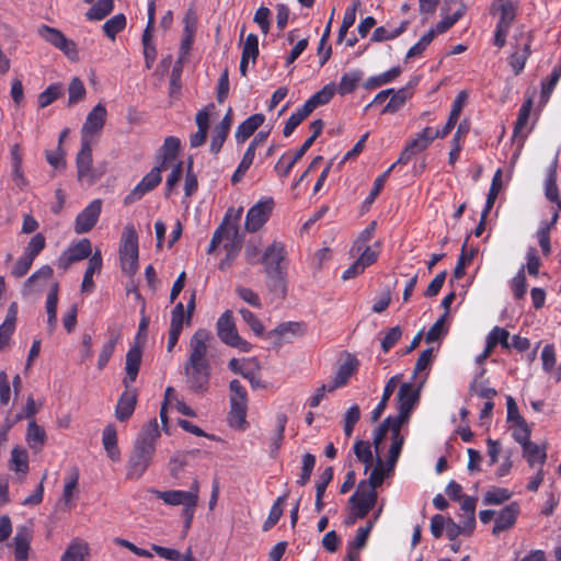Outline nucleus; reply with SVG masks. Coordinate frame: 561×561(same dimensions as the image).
<instances>
[{
	"label": "nucleus",
	"mask_w": 561,
	"mask_h": 561,
	"mask_svg": "<svg viewBox=\"0 0 561 561\" xmlns=\"http://www.w3.org/2000/svg\"><path fill=\"white\" fill-rule=\"evenodd\" d=\"M560 78H561V65H558L552 69L550 78L547 81H543L541 83V95H540L541 103L548 102V100H549L553 89L556 88L557 83L559 82Z\"/></svg>",
	"instance_id": "53"
},
{
	"label": "nucleus",
	"mask_w": 561,
	"mask_h": 561,
	"mask_svg": "<svg viewBox=\"0 0 561 561\" xmlns=\"http://www.w3.org/2000/svg\"><path fill=\"white\" fill-rule=\"evenodd\" d=\"M119 262L123 273L133 276L138 270V236L133 225L124 228L121 247Z\"/></svg>",
	"instance_id": "3"
},
{
	"label": "nucleus",
	"mask_w": 561,
	"mask_h": 561,
	"mask_svg": "<svg viewBox=\"0 0 561 561\" xmlns=\"http://www.w3.org/2000/svg\"><path fill=\"white\" fill-rule=\"evenodd\" d=\"M285 499H286V495H282L279 497H277L276 502L274 503V505L272 506V508L270 511V514H268L266 520L263 524V530L267 531L273 526H275L277 524V522L279 520V518L283 515L282 506L285 502Z\"/></svg>",
	"instance_id": "59"
},
{
	"label": "nucleus",
	"mask_w": 561,
	"mask_h": 561,
	"mask_svg": "<svg viewBox=\"0 0 561 561\" xmlns=\"http://www.w3.org/2000/svg\"><path fill=\"white\" fill-rule=\"evenodd\" d=\"M102 211V201L93 199L83 210H81L75 221V231L78 234L87 233L96 225Z\"/></svg>",
	"instance_id": "17"
},
{
	"label": "nucleus",
	"mask_w": 561,
	"mask_h": 561,
	"mask_svg": "<svg viewBox=\"0 0 561 561\" xmlns=\"http://www.w3.org/2000/svg\"><path fill=\"white\" fill-rule=\"evenodd\" d=\"M18 304L12 302L7 311L5 319L0 325V347L8 343L14 332L18 318Z\"/></svg>",
	"instance_id": "37"
},
{
	"label": "nucleus",
	"mask_w": 561,
	"mask_h": 561,
	"mask_svg": "<svg viewBox=\"0 0 561 561\" xmlns=\"http://www.w3.org/2000/svg\"><path fill=\"white\" fill-rule=\"evenodd\" d=\"M163 170H167V168H161V164L158 163V165L153 168L149 173H147L142 180L130 191V193L126 195L124 203L126 205L135 203L142 198L145 194L157 187L161 183V172Z\"/></svg>",
	"instance_id": "14"
},
{
	"label": "nucleus",
	"mask_w": 561,
	"mask_h": 561,
	"mask_svg": "<svg viewBox=\"0 0 561 561\" xmlns=\"http://www.w3.org/2000/svg\"><path fill=\"white\" fill-rule=\"evenodd\" d=\"M79 480V472L77 469H73L67 477L62 491V502L66 507L70 508L71 503L75 497V493L77 491Z\"/></svg>",
	"instance_id": "47"
},
{
	"label": "nucleus",
	"mask_w": 561,
	"mask_h": 561,
	"mask_svg": "<svg viewBox=\"0 0 561 561\" xmlns=\"http://www.w3.org/2000/svg\"><path fill=\"white\" fill-rule=\"evenodd\" d=\"M263 114H254L242 122L236 131L237 142H244L264 123Z\"/></svg>",
	"instance_id": "36"
},
{
	"label": "nucleus",
	"mask_w": 561,
	"mask_h": 561,
	"mask_svg": "<svg viewBox=\"0 0 561 561\" xmlns=\"http://www.w3.org/2000/svg\"><path fill=\"white\" fill-rule=\"evenodd\" d=\"M501 188H502V170L497 169L492 179L491 187L488 193L485 207L483 209V218L488 217L490 210L492 209V207L495 203V199H496Z\"/></svg>",
	"instance_id": "48"
},
{
	"label": "nucleus",
	"mask_w": 561,
	"mask_h": 561,
	"mask_svg": "<svg viewBox=\"0 0 561 561\" xmlns=\"http://www.w3.org/2000/svg\"><path fill=\"white\" fill-rule=\"evenodd\" d=\"M10 469L23 476L28 472V454L24 448L15 447L12 449Z\"/></svg>",
	"instance_id": "43"
},
{
	"label": "nucleus",
	"mask_w": 561,
	"mask_h": 561,
	"mask_svg": "<svg viewBox=\"0 0 561 561\" xmlns=\"http://www.w3.org/2000/svg\"><path fill=\"white\" fill-rule=\"evenodd\" d=\"M518 514L519 505L516 502H512L503 510H501L495 517V523L492 530L493 535H500L502 531L513 527L516 523Z\"/></svg>",
	"instance_id": "20"
},
{
	"label": "nucleus",
	"mask_w": 561,
	"mask_h": 561,
	"mask_svg": "<svg viewBox=\"0 0 561 561\" xmlns=\"http://www.w3.org/2000/svg\"><path fill=\"white\" fill-rule=\"evenodd\" d=\"M68 93H69V98H68L69 105L77 104L78 102H80L81 100L84 99L87 91H85V87L80 78H78V77L72 78V80L69 83Z\"/></svg>",
	"instance_id": "56"
},
{
	"label": "nucleus",
	"mask_w": 561,
	"mask_h": 561,
	"mask_svg": "<svg viewBox=\"0 0 561 561\" xmlns=\"http://www.w3.org/2000/svg\"><path fill=\"white\" fill-rule=\"evenodd\" d=\"M377 492L371 486L366 485V481H362L356 492L350 497L352 513L355 517L364 518L375 506L377 502Z\"/></svg>",
	"instance_id": "8"
},
{
	"label": "nucleus",
	"mask_w": 561,
	"mask_h": 561,
	"mask_svg": "<svg viewBox=\"0 0 561 561\" xmlns=\"http://www.w3.org/2000/svg\"><path fill=\"white\" fill-rule=\"evenodd\" d=\"M232 123L231 110L227 112L221 122L215 127L214 134L210 141V151L214 153L219 152L226 138L229 134L230 126Z\"/></svg>",
	"instance_id": "31"
},
{
	"label": "nucleus",
	"mask_w": 561,
	"mask_h": 561,
	"mask_svg": "<svg viewBox=\"0 0 561 561\" xmlns=\"http://www.w3.org/2000/svg\"><path fill=\"white\" fill-rule=\"evenodd\" d=\"M89 551L90 549L87 542L75 539L62 553L60 561H87Z\"/></svg>",
	"instance_id": "39"
},
{
	"label": "nucleus",
	"mask_w": 561,
	"mask_h": 561,
	"mask_svg": "<svg viewBox=\"0 0 561 561\" xmlns=\"http://www.w3.org/2000/svg\"><path fill=\"white\" fill-rule=\"evenodd\" d=\"M150 493L154 494L165 505L169 506H182L183 508L197 506L199 499V483L194 480L187 491L184 490H168L160 491L150 489Z\"/></svg>",
	"instance_id": "5"
},
{
	"label": "nucleus",
	"mask_w": 561,
	"mask_h": 561,
	"mask_svg": "<svg viewBox=\"0 0 561 561\" xmlns=\"http://www.w3.org/2000/svg\"><path fill=\"white\" fill-rule=\"evenodd\" d=\"M287 252L284 243L279 241H274L271 245H268L262 254L261 263L264 265V271L266 275H272V273H282L286 271V261Z\"/></svg>",
	"instance_id": "10"
},
{
	"label": "nucleus",
	"mask_w": 561,
	"mask_h": 561,
	"mask_svg": "<svg viewBox=\"0 0 561 561\" xmlns=\"http://www.w3.org/2000/svg\"><path fill=\"white\" fill-rule=\"evenodd\" d=\"M37 34L47 43L61 50L69 59L78 58L77 46L73 41L68 39L61 31L48 25H41Z\"/></svg>",
	"instance_id": "9"
},
{
	"label": "nucleus",
	"mask_w": 561,
	"mask_h": 561,
	"mask_svg": "<svg viewBox=\"0 0 561 561\" xmlns=\"http://www.w3.org/2000/svg\"><path fill=\"white\" fill-rule=\"evenodd\" d=\"M113 0H98L87 12V19L90 21L103 20L113 11Z\"/></svg>",
	"instance_id": "46"
},
{
	"label": "nucleus",
	"mask_w": 561,
	"mask_h": 561,
	"mask_svg": "<svg viewBox=\"0 0 561 561\" xmlns=\"http://www.w3.org/2000/svg\"><path fill=\"white\" fill-rule=\"evenodd\" d=\"M184 373L186 382L194 392H203L209 382V364L185 363Z\"/></svg>",
	"instance_id": "15"
},
{
	"label": "nucleus",
	"mask_w": 561,
	"mask_h": 561,
	"mask_svg": "<svg viewBox=\"0 0 561 561\" xmlns=\"http://www.w3.org/2000/svg\"><path fill=\"white\" fill-rule=\"evenodd\" d=\"M374 447H375V451H376V465L369 474L368 481H366V485L371 486V489L376 491V488L381 485L385 478L392 472L396 463L393 466L390 465V453L388 454L387 463H385L383 460L380 458L382 443L380 444L378 451H377L375 445H374Z\"/></svg>",
	"instance_id": "19"
},
{
	"label": "nucleus",
	"mask_w": 561,
	"mask_h": 561,
	"mask_svg": "<svg viewBox=\"0 0 561 561\" xmlns=\"http://www.w3.org/2000/svg\"><path fill=\"white\" fill-rule=\"evenodd\" d=\"M32 530L27 526L18 527L14 536L15 561H27Z\"/></svg>",
	"instance_id": "26"
},
{
	"label": "nucleus",
	"mask_w": 561,
	"mask_h": 561,
	"mask_svg": "<svg viewBox=\"0 0 561 561\" xmlns=\"http://www.w3.org/2000/svg\"><path fill=\"white\" fill-rule=\"evenodd\" d=\"M522 447H523V456L527 460L529 466L535 467V466L539 465L541 468L542 465L545 463L546 457H547L545 447H542L536 443H533V442H529Z\"/></svg>",
	"instance_id": "41"
},
{
	"label": "nucleus",
	"mask_w": 561,
	"mask_h": 561,
	"mask_svg": "<svg viewBox=\"0 0 561 561\" xmlns=\"http://www.w3.org/2000/svg\"><path fill=\"white\" fill-rule=\"evenodd\" d=\"M268 278V288L279 298H284L287 294V284H286V271L282 273H272V275H266Z\"/></svg>",
	"instance_id": "49"
},
{
	"label": "nucleus",
	"mask_w": 561,
	"mask_h": 561,
	"mask_svg": "<svg viewBox=\"0 0 561 561\" xmlns=\"http://www.w3.org/2000/svg\"><path fill=\"white\" fill-rule=\"evenodd\" d=\"M511 288L515 299H522L527 291L525 266L523 265L511 282Z\"/></svg>",
	"instance_id": "60"
},
{
	"label": "nucleus",
	"mask_w": 561,
	"mask_h": 561,
	"mask_svg": "<svg viewBox=\"0 0 561 561\" xmlns=\"http://www.w3.org/2000/svg\"><path fill=\"white\" fill-rule=\"evenodd\" d=\"M211 333L205 329H198L192 335L188 345V359L191 364H208L207 352L211 341Z\"/></svg>",
	"instance_id": "11"
},
{
	"label": "nucleus",
	"mask_w": 561,
	"mask_h": 561,
	"mask_svg": "<svg viewBox=\"0 0 561 561\" xmlns=\"http://www.w3.org/2000/svg\"><path fill=\"white\" fill-rule=\"evenodd\" d=\"M137 403V392L134 388L128 385V388L122 393L116 409V419L121 422L127 421L134 413Z\"/></svg>",
	"instance_id": "23"
},
{
	"label": "nucleus",
	"mask_w": 561,
	"mask_h": 561,
	"mask_svg": "<svg viewBox=\"0 0 561 561\" xmlns=\"http://www.w3.org/2000/svg\"><path fill=\"white\" fill-rule=\"evenodd\" d=\"M533 107V100L528 99L519 108L518 117L515 123L514 127V136L522 135L524 133V129L526 128V125L528 123V118L530 115V111Z\"/></svg>",
	"instance_id": "58"
},
{
	"label": "nucleus",
	"mask_w": 561,
	"mask_h": 561,
	"mask_svg": "<svg viewBox=\"0 0 561 561\" xmlns=\"http://www.w3.org/2000/svg\"><path fill=\"white\" fill-rule=\"evenodd\" d=\"M287 424V416L285 413H278L276 415V430L271 436V453H276L283 444L285 427Z\"/></svg>",
	"instance_id": "50"
},
{
	"label": "nucleus",
	"mask_w": 561,
	"mask_h": 561,
	"mask_svg": "<svg viewBox=\"0 0 561 561\" xmlns=\"http://www.w3.org/2000/svg\"><path fill=\"white\" fill-rule=\"evenodd\" d=\"M257 56H259V38L255 34L251 33L244 39V43L242 46V57L251 59V61L254 64L256 61Z\"/></svg>",
	"instance_id": "61"
},
{
	"label": "nucleus",
	"mask_w": 561,
	"mask_h": 561,
	"mask_svg": "<svg viewBox=\"0 0 561 561\" xmlns=\"http://www.w3.org/2000/svg\"><path fill=\"white\" fill-rule=\"evenodd\" d=\"M409 91L408 89H401L397 92L393 91V94L388 102V104L385 106L382 113H394L398 110H400L403 104L407 102L409 98Z\"/></svg>",
	"instance_id": "63"
},
{
	"label": "nucleus",
	"mask_w": 561,
	"mask_h": 561,
	"mask_svg": "<svg viewBox=\"0 0 561 561\" xmlns=\"http://www.w3.org/2000/svg\"><path fill=\"white\" fill-rule=\"evenodd\" d=\"M92 243L83 238L70 245L58 259V267L67 270L72 263L90 259L92 255Z\"/></svg>",
	"instance_id": "16"
},
{
	"label": "nucleus",
	"mask_w": 561,
	"mask_h": 561,
	"mask_svg": "<svg viewBox=\"0 0 561 561\" xmlns=\"http://www.w3.org/2000/svg\"><path fill=\"white\" fill-rule=\"evenodd\" d=\"M354 454L357 459L365 465V472H367L376 461V457L374 456L371 446L368 442L357 440L354 444Z\"/></svg>",
	"instance_id": "44"
},
{
	"label": "nucleus",
	"mask_w": 561,
	"mask_h": 561,
	"mask_svg": "<svg viewBox=\"0 0 561 561\" xmlns=\"http://www.w3.org/2000/svg\"><path fill=\"white\" fill-rule=\"evenodd\" d=\"M407 26H408V22L403 21V22H401V24L398 27L392 28V30H388L383 26L377 27L374 31L371 41L373 42H383V41H388V39H393V38L398 37L399 35H401L407 30Z\"/></svg>",
	"instance_id": "52"
},
{
	"label": "nucleus",
	"mask_w": 561,
	"mask_h": 561,
	"mask_svg": "<svg viewBox=\"0 0 561 561\" xmlns=\"http://www.w3.org/2000/svg\"><path fill=\"white\" fill-rule=\"evenodd\" d=\"M397 383H398L397 377H391L388 380V382L386 383L381 400L377 404V407L374 409V411L371 412L373 422H376L383 413L390 397L392 396V393L396 390Z\"/></svg>",
	"instance_id": "45"
},
{
	"label": "nucleus",
	"mask_w": 561,
	"mask_h": 561,
	"mask_svg": "<svg viewBox=\"0 0 561 561\" xmlns=\"http://www.w3.org/2000/svg\"><path fill=\"white\" fill-rule=\"evenodd\" d=\"M103 260L101 251L98 249L93 252L88 261V266L83 275L81 290L83 293H92L94 290L93 275L102 270Z\"/></svg>",
	"instance_id": "25"
},
{
	"label": "nucleus",
	"mask_w": 561,
	"mask_h": 561,
	"mask_svg": "<svg viewBox=\"0 0 561 561\" xmlns=\"http://www.w3.org/2000/svg\"><path fill=\"white\" fill-rule=\"evenodd\" d=\"M58 283H54L46 298V313L48 332L53 333L57 328V305H58Z\"/></svg>",
	"instance_id": "35"
},
{
	"label": "nucleus",
	"mask_w": 561,
	"mask_h": 561,
	"mask_svg": "<svg viewBox=\"0 0 561 561\" xmlns=\"http://www.w3.org/2000/svg\"><path fill=\"white\" fill-rule=\"evenodd\" d=\"M184 324H186L184 305L182 302H178L172 310L170 330L182 332Z\"/></svg>",
	"instance_id": "64"
},
{
	"label": "nucleus",
	"mask_w": 561,
	"mask_h": 561,
	"mask_svg": "<svg viewBox=\"0 0 561 561\" xmlns=\"http://www.w3.org/2000/svg\"><path fill=\"white\" fill-rule=\"evenodd\" d=\"M181 146V141L179 138L169 136L165 138L163 146L160 149V156H159V164H161V168H167L173 163L176 162V156L179 152Z\"/></svg>",
	"instance_id": "34"
},
{
	"label": "nucleus",
	"mask_w": 561,
	"mask_h": 561,
	"mask_svg": "<svg viewBox=\"0 0 561 561\" xmlns=\"http://www.w3.org/2000/svg\"><path fill=\"white\" fill-rule=\"evenodd\" d=\"M335 94V84L329 83L324 85L320 91L314 93L309 100H307L302 107L309 115L319 106L330 102Z\"/></svg>",
	"instance_id": "33"
},
{
	"label": "nucleus",
	"mask_w": 561,
	"mask_h": 561,
	"mask_svg": "<svg viewBox=\"0 0 561 561\" xmlns=\"http://www.w3.org/2000/svg\"><path fill=\"white\" fill-rule=\"evenodd\" d=\"M62 94V85L59 83L50 84L38 95V106L44 108L51 104Z\"/></svg>",
	"instance_id": "57"
},
{
	"label": "nucleus",
	"mask_w": 561,
	"mask_h": 561,
	"mask_svg": "<svg viewBox=\"0 0 561 561\" xmlns=\"http://www.w3.org/2000/svg\"><path fill=\"white\" fill-rule=\"evenodd\" d=\"M107 111L103 103L96 104L87 115L85 122L81 128V141L93 144L101 134L105 122Z\"/></svg>",
	"instance_id": "7"
},
{
	"label": "nucleus",
	"mask_w": 561,
	"mask_h": 561,
	"mask_svg": "<svg viewBox=\"0 0 561 561\" xmlns=\"http://www.w3.org/2000/svg\"><path fill=\"white\" fill-rule=\"evenodd\" d=\"M217 335L219 340L241 352H250L251 344L243 340L237 331L236 323L233 320L232 311L226 310L217 320L216 323Z\"/></svg>",
	"instance_id": "6"
},
{
	"label": "nucleus",
	"mask_w": 561,
	"mask_h": 561,
	"mask_svg": "<svg viewBox=\"0 0 561 561\" xmlns=\"http://www.w3.org/2000/svg\"><path fill=\"white\" fill-rule=\"evenodd\" d=\"M529 55L530 41L528 38L514 47V51L508 58V64L512 67L514 75L517 76L524 70Z\"/></svg>",
	"instance_id": "29"
},
{
	"label": "nucleus",
	"mask_w": 561,
	"mask_h": 561,
	"mask_svg": "<svg viewBox=\"0 0 561 561\" xmlns=\"http://www.w3.org/2000/svg\"><path fill=\"white\" fill-rule=\"evenodd\" d=\"M310 147V139H306L302 146L291 158H288L287 154H283L275 165V170L277 171L278 175L282 178L288 176L294 165L305 156Z\"/></svg>",
	"instance_id": "28"
},
{
	"label": "nucleus",
	"mask_w": 561,
	"mask_h": 561,
	"mask_svg": "<svg viewBox=\"0 0 561 561\" xmlns=\"http://www.w3.org/2000/svg\"><path fill=\"white\" fill-rule=\"evenodd\" d=\"M305 333V325L300 322H284L268 332V336L277 337L280 341L289 342L293 337L301 336Z\"/></svg>",
	"instance_id": "30"
},
{
	"label": "nucleus",
	"mask_w": 561,
	"mask_h": 561,
	"mask_svg": "<svg viewBox=\"0 0 561 561\" xmlns=\"http://www.w3.org/2000/svg\"><path fill=\"white\" fill-rule=\"evenodd\" d=\"M125 26L126 18L121 13L107 20L103 25V31L108 38L114 39L116 35L125 28Z\"/></svg>",
	"instance_id": "55"
},
{
	"label": "nucleus",
	"mask_w": 561,
	"mask_h": 561,
	"mask_svg": "<svg viewBox=\"0 0 561 561\" xmlns=\"http://www.w3.org/2000/svg\"><path fill=\"white\" fill-rule=\"evenodd\" d=\"M433 141L432 128L425 127L415 138H413L401 152L397 163L408 164L417 153L425 150Z\"/></svg>",
	"instance_id": "18"
},
{
	"label": "nucleus",
	"mask_w": 561,
	"mask_h": 561,
	"mask_svg": "<svg viewBox=\"0 0 561 561\" xmlns=\"http://www.w3.org/2000/svg\"><path fill=\"white\" fill-rule=\"evenodd\" d=\"M557 165L556 162L549 168L546 185H545V195L550 202H556L558 204L559 193L557 187Z\"/></svg>",
	"instance_id": "54"
},
{
	"label": "nucleus",
	"mask_w": 561,
	"mask_h": 561,
	"mask_svg": "<svg viewBox=\"0 0 561 561\" xmlns=\"http://www.w3.org/2000/svg\"><path fill=\"white\" fill-rule=\"evenodd\" d=\"M274 207L273 198L268 197L257 202L247 213L245 229L255 232L268 220Z\"/></svg>",
	"instance_id": "12"
},
{
	"label": "nucleus",
	"mask_w": 561,
	"mask_h": 561,
	"mask_svg": "<svg viewBox=\"0 0 561 561\" xmlns=\"http://www.w3.org/2000/svg\"><path fill=\"white\" fill-rule=\"evenodd\" d=\"M160 431L156 419L142 427L136 437L126 465V478L139 480L153 461Z\"/></svg>",
	"instance_id": "2"
},
{
	"label": "nucleus",
	"mask_w": 561,
	"mask_h": 561,
	"mask_svg": "<svg viewBox=\"0 0 561 561\" xmlns=\"http://www.w3.org/2000/svg\"><path fill=\"white\" fill-rule=\"evenodd\" d=\"M419 400V391L411 383H402L398 391V414L386 417L375 431L374 444L377 451L380 444L390 435V465L397 463L402 446L404 435L402 428L408 425L410 415Z\"/></svg>",
	"instance_id": "1"
},
{
	"label": "nucleus",
	"mask_w": 561,
	"mask_h": 561,
	"mask_svg": "<svg viewBox=\"0 0 561 561\" xmlns=\"http://www.w3.org/2000/svg\"><path fill=\"white\" fill-rule=\"evenodd\" d=\"M363 71L358 69L344 73L341 77L339 85L335 87V92H337L340 95L352 93L357 88L358 83L363 79Z\"/></svg>",
	"instance_id": "40"
},
{
	"label": "nucleus",
	"mask_w": 561,
	"mask_h": 561,
	"mask_svg": "<svg viewBox=\"0 0 561 561\" xmlns=\"http://www.w3.org/2000/svg\"><path fill=\"white\" fill-rule=\"evenodd\" d=\"M53 276V268L49 265H44L33 273L25 282L22 288L23 296H31L41 291L46 282Z\"/></svg>",
	"instance_id": "21"
},
{
	"label": "nucleus",
	"mask_w": 561,
	"mask_h": 561,
	"mask_svg": "<svg viewBox=\"0 0 561 561\" xmlns=\"http://www.w3.org/2000/svg\"><path fill=\"white\" fill-rule=\"evenodd\" d=\"M46 439L47 435L44 427L38 425L35 420L30 421L25 434L27 446L37 454L42 451Z\"/></svg>",
	"instance_id": "27"
},
{
	"label": "nucleus",
	"mask_w": 561,
	"mask_h": 561,
	"mask_svg": "<svg viewBox=\"0 0 561 561\" xmlns=\"http://www.w3.org/2000/svg\"><path fill=\"white\" fill-rule=\"evenodd\" d=\"M511 497V492L504 488H494L489 490L484 497L483 503L485 505H499Z\"/></svg>",
	"instance_id": "62"
},
{
	"label": "nucleus",
	"mask_w": 561,
	"mask_h": 561,
	"mask_svg": "<svg viewBox=\"0 0 561 561\" xmlns=\"http://www.w3.org/2000/svg\"><path fill=\"white\" fill-rule=\"evenodd\" d=\"M358 362L355 357L348 355L343 364L340 365L332 383L328 387V392H332L335 389L343 387L347 383L350 377L356 371Z\"/></svg>",
	"instance_id": "24"
},
{
	"label": "nucleus",
	"mask_w": 561,
	"mask_h": 561,
	"mask_svg": "<svg viewBox=\"0 0 561 561\" xmlns=\"http://www.w3.org/2000/svg\"><path fill=\"white\" fill-rule=\"evenodd\" d=\"M497 13L500 18L495 27L493 44L496 47L502 48L506 44V37L513 22L515 21L516 11L503 9L497 11Z\"/></svg>",
	"instance_id": "22"
},
{
	"label": "nucleus",
	"mask_w": 561,
	"mask_h": 561,
	"mask_svg": "<svg viewBox=\"0 0 561 561\" xmlns=\"http://www.w3.org/2000/svg\"><path fill=\"white\" fill-rule=\"evenodd\" d=\"M104 449L112 461L121 460V451L117 447V433L114 425H107L102 434Z\"/></svg>",
	"instance_id": "38"
},
{
	"label": "nucleus",
	"mask_w": 561,
	"mask_h": 561,
	"mask_svg": "<svg viewBox=\"0 0 561 561\" xmlns=\"http://www.w3.org/2000/svg\"><path fill=\"white\" fill-rule=\"evenodd\" d=\"M400 73H401L400 67H392L390 70H388L383 73L368 78L364 82L363 87L366 90H373V89L379 88L381 85L392 82Z\"/></svg>",
	"instance_id": "42"
},
{
	"label": "nucleus",
	"mask_w": 561,
	"mask_h": 561,
	"mask_svg": "<svg viewBox=\"0 0 561 561\" xmlns=\"http://www.w3.org/2000/svg\"><path fill=\"white\" fill-rule=\"evenodd\" d=\"M510 333L507 330L495 327L486 336V345L489 350H493L497 344L504 348L510 347Z\"/></svg>",
	"instance_id": "51"
},
{
	"label": "nucleus",
	"mask_w": 561,
	"mask_h": 561,
	"mask_svg": "<svg viewBox=\"0 0 561 561\" xmlns=\"http://www.w3.org/2000/svg\"><path fill=\"white\" fill-rule=\"evenodd\" d=\"M141 364V350L137 346L131 347L126 355V377L124 378V386L128 388L137 378L139 367Z\"/></svg>",
	"instance_id": "32"
},
{
	"label": "nucleus",
	"mask_w": 561,
	"mask_h": 561,
	"mask_svg": "<svg viewBox=\"0 0 561 561\" xmlns=\"http://www.w3.org/2000/svg\"><path fill=\"white\" fill-rule=\"evenodd\" d=\"M230 412L229 423L232 427L243 430L247 421L248 393L238 379L230 381Z\"/></svg>",
	"instance_id": "4"
},
{
	"label": "nucleus",
	"mask_w": 561,
	"mask_h": 561,
	"mask_svg": "<svg viewBox=\"0 0 561 561\" xmlns=\"http://www.w3.org/2000/svg\"><path fill=\"white\" fill-rule=\"evenodd\" d=\"M92 145L93 144L81 141V149L76 159L78 179L88 184H93L101 176V173H98L92 168Z\"/></svg>",
	"instance_id": "13"
}]
</instances>
